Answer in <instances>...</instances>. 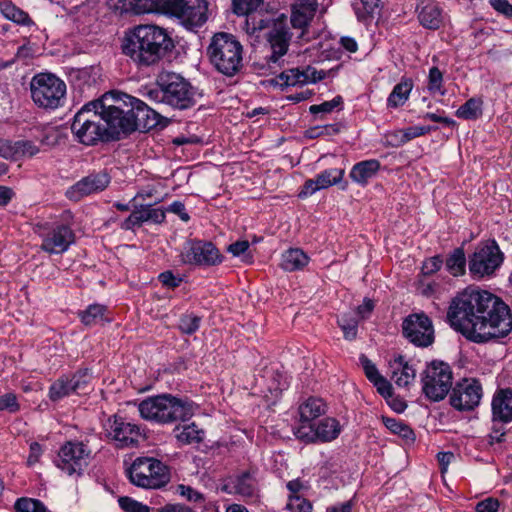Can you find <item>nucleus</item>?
<instances>
[{
  "label": "nucleus",
  "mask_w": 512,
  "mask_h": 512,
  "mask_svg": "<svg viewBox=\"0 0 512 512\" xmlns=\"http://www.w3.org/2000/svg\"><path fill=\"white\" fill-rule=\"evenodd\" d=\"M448 319L456 331L475 343L503 338L512 330L508 305L494 294L476 288H468L453 299Z\"/></svg>",
  "instance_id": "1"
},
{
  "label": "nucleus",
  "mask_w": 512,
  "mask_h": 512,
  "mask_svg": "<svg viewBox=\"0 0 512 512\" xmlns=\"http://www.w3.org/2000/svg\"><path fill=\"white\" fill-rule=\"evenodd\" d=\"M122 53L138 67L157 64L173 48L167 31L152 24L137 25L125 32Z\"/></svg>",
  "instance_id": "2"
},
{
  "label": "nucleus",
  "mask_w": 512,
  "mask_h": 512,
  "mask_svg": "<svg viewBox=\"0 0 512 512\" xmlns=\"http://www.w3.org/2000/svg\"><path fill=\"white\" fill-rule=\"evenodd\" d=\"M196 408L192 401L169 394L148 397L138 404L143 419L159 424L187 421L194 415Z\"/></svg>",
  "instance_id": "3"
},
{
  "label": "nucleus",
  "mask_w": 512,
  "mask_h": 512,
  "mask_svg": "<svg viewBox=\"0 0 512 512\" xmlns=\"http://www.w3.org/2000/svg\"><path fill=\"white\" fill-rule=\"evenodd\" d=\"M207 54L214 68L226 76H234L242 68L243 46L232 34L216 33Z\"/></svg>",
  "instance_id": "4"
},
{
  "label": "nucleus",
  "mask_w": 512,
  "mask_h": 512,
  "mask_svg": "<svg viewBox=\"0 0 512 512\" xmlns=\"http://www.w3.org/2000/svg\"><path fill=\"white\" fill-rule=\"evenodd\" d=\"M129 481L140 488L160 489L170 482V470L154 457H137L125 470Z\"/></svg>",
  "instance_id": "5"
},
{
  "label": "nucleus",
  "mask_w": 512,
  "mask_h": 512,
  "mask_svg": "<svg viewBox=\"0 0 512 512\" xmlns=\"http://www.w3.org/2000/svg\"><path fill=\"white\" fill-rule=\"evenodd\" d=\"M101 101H93L84 105L74 116L71 125L75 138L84 145H94L98 141L108 140L102 117L98 113Z\"/></svg>",
  "instance_id": "6"
},
{
  "label": "nucleus",
  "mask_w": 512,
  "mask_h": 512,
  "mask_svg": "<svg viewBox=\"0 0 512 512\" xmlns=\"http://www.w3.org/2000/svg\"><path fill=\"white\" fill-rule=\"evenodd\" d=\"M31 98L35 105L54 110L62 106L66 95V84L51 73H39L30 81Z\"/></svg>",
  "instance_id": "7"
},
{
  "label": "nucleus",
  "mask_w": 512,
  "mask_h": 512,
  "mask_svg": "<svg viewBox=\"0 0 512 512\" xmlns=\"http://www.w3.org/2000/svg\"><path fill=\"white\" fill-rule=\"evenodd\" d=\"M155 7L165 15L178 18L188 28L200 27L207 21L206 0H155Z\"/></svg>",
  "instance_id": "8"
},
{
  "label": "nucleus",
  "mask_w": 512,
  "mask_h": 512,
  "mask_svg": "<svg viewBox=\"0 0 512 512\" xmlns=\"http://www.w3.org/2000/svg\"><path fill=\"white\" fill-rule=\"evenodd\" d=\"M504 254L495 240L480 242L469 256V272L474 279L492 276L501 266Z\"/></svg>",
  "instance_id": "9"
},
{
  "label": "nucleus",
  "mask_w": 512,
  "mask_h": 512,
  "mask_svg": "<svg viewBox=\"0 0 512 512\" xmlns=\"http://www.w3.org/2000/svg\"><path fill=\"white\" fill-rule=\"evenodd\" d=\"M424 394L433 401H440L452 387L451 367L443 361H432L422 373Z\"/></svg>",
  "instance_id": "10"
},
{
  "label": "nucleus",
  "mask_w": 512,
  "mask_h": 512,
  "mask_svg": "<svg viewBox=\"0 0 512 512\" xmlns=\"http://www.w3.org/2000/svg\"><path fill=\"white\" fill-rule=\"evenodd\" d=\"M264 35L267 40L264 66H267L271 73H276L284 64L283 57L287 54L290 46L291 32L283 22L274 25Z\"/></svg>",
  "instance_id": "11"
},
{
  "label": "nucleus",
  "mask_w": 512,
  "mask_h": 512,
  "mask_svg": "<svg viewBox=\"0 0 512 512\" xmlns=\"http://www.w3.org/2000/svg\"><path fill=\"white\" fill-rule=\"evenodd\" d=\"M106 100H100L102 105L98 106V113L102 117L107 139H119L121 133L135 131L132 107L125 111L117 105H107Z\"/></svg>",
  "instance_id": "12"
},
{
  "label": "nucleus",
  "mask_w": 512,
  "mask_h": 512,
  "mask_svg": "<svg viewBox=\"0 0 512 512\" xmlns=\"http://www.w3.org/2000/svg\"><path fill=\"white\" fill-rule=\"evenodd\" d=\"M158 85L164 86V103L177 109H186L194 104V91L188 81L175 73L162 74Z\"/></svg>",
  "instance_id": "13"
},
{
  "label": "nucleus",
  "mask_w": 512,
  "mask_h": 512,
  "mask_svg": "<svg viewBox=\"0 0 512 512\" xmlns=\"http://www.w3.org/2000/svg\"><path fill=\"white\" fill-rule=\"evenodd\" d=\"M90 455L83 442L69 441L60 448L55 463L68 476H80L88 466Z\"/></svg>",
  "instance_id": "14"
},
{
  "label": "nucleus",
  "mask_w": 512,
  "mask_h": 512,
  "mask_svg": "<svg viewBox=\"0 0 512 512\" xmlns=\"http://www.w3.org/2000/svg\"><path fill=\"white\" fill-rule=\"evenodd\" d=\"M103 429L106 437L114 441L118 448L135 447L145 439L140 426L118 416L109 417Z\"/></svg>",
  "instance_id": "15"
},
{
  "label": "nucleus",
  "mask_w": 512,
  "mask_h": 512,
  "mask_svg": "<svg viewBox=\"0 0 512 512\" xmlns=\"http://www.w3.org/2000/svg\"><path fill=\"white\" fill-rule=\"evenodd\" d=\"M182 263L198 266H215L222 262L223 257L216 246L209 241H187L181 251Z\"/></svg>",
  "instance_id": "16"
},
{
  "label": "nucleus",
  "mask_w": 512,
  "mask_h": 512,
  "mask_svg": "<svg viewBox=\"0 0 512 512\" xmlns=\"http://www.w3.org/2000/svg\"><path fill=\"white\" fill-rule=\"evenodd\" d=\"M293 431L298 439L307 443L330 442L339 436L341 426L335 418L326 417L311 426L294 427Z\"/></svg>",
  "instance_id": "17"
},
{
  "label": "nucleus",
  "mask_w": 512,
  "mask_h": 512,
  "mask_svg": "<svg viewBox=\"0 0 512 512\" xmlns=\"http://www.w3.org/2000/svg\"><path fill=\"white\" fill-rule=\"evenodd\" d=\"M404 336L419 347H428L434 341L431 320L425 314L409 315L402 325Z\"/></svg>",
  "instance_id": "18"
},
{
  "label": "nucleus",
  "mask_w": 512,
  "mask_h": 512,
  "mask_svg": "<svg viewBox=\"0 0 512 512\" xmlns=\"http://www.w3.org/2000/svg\"><path fill=\"white\" fill-rule=\"evenodd\" d=\"M482 398V386L476 379H463L453 388L450 403L460 411L472 410Z\"/></svg>",
  "instance_id": "19"
},
{
  "label": "nucleus",
  "mask_w": 512,
  "mask_h": 512,
  "mask_svg": "<svg viewBox=\"0 0 512 512\" xmlns=\"http://www.w3.org/2000/svg\"><path fill=\"white\" fill-rule=\"evenodd\" d=\"M74 242L73 230L66 224H57L42 234L41 249L49 254H62Z\"/></svg>",
  "instance_id": "20"
},
{
  "label": "nucleus",
  "mask_w": 512,
  "mask_h": 512,
  "mask_svg": "<svg viewBox=\"0 0 512 512\" xmlns=\"http://www.w3.org/2000/svg\"><path fill=\"white\" fill-rule=\"evenodd\" d=\"M91 380L87 369L80 370L72 376H62L57 379L49 388V397L52 401H58L71 393H78L83 390Z\"/></svg>",
  "instance_id": "21"
},
{
  "label": "nucleus",
  "mask_w": 512,
  "mask_h": 512,
  "mask_svg": "<svg viewBox=\"0 0 512 512\" xmlns=\"http://www.w3.org/2000/svg\"><path fill=\"white\" fill-rule=\"evenodd\" d=\"M319 8L318 0H293L290 5V22L293 28L301 30V37L314 19Z\"/></svg>",
  "instance_id": "22"
},
{
  "label": "nucleus",
  "mask_w": 512,
  "mask_h": 512,
  "mask_svg": "<svg viewBox=\"0 0 512 512\" xmlns=\"http://www.w3.org/2000/svg\"><path fill=\"white\" fill-rule=\"evenodd\" d=\"M109 182L110 178L104 172L90 174L70 187L66 194L70 199L77 201L84 196L104 190Z\"/></svg>",
  "instance_id": "23"
},
{
  "label": "nucleus",
  "mask_w": 512,
  "mask_h": 512,
  "mask_svg": "<svg viewBox=\"0 0 512 512\" xmlns=\"http://www.w3.org/2000/svg\"><path fill=\"white\" fill-rule=\"evenodd\" d=\"M229 492H233L245 498H256L259 493L256 470L249 469L231 476L225 485Z\"/></svg>",
  "instance_id": "24"
},
{
  "label": "nucleus",
  "mask_w": 512,
  "mask_h": 512,
  "mask_svg": "<svg viewBox=\"0 0 512 512\" xmlns=\"http://www.w3.org/2000/svg\"><path fill=\"white\" fill-rule=\"evenodd\" d=\"M127 99L129 103L125 105L132 107L135 130H149L158 125L159 113L137 98L127 96Z\"/></svg>",
  "instance_id": "25"
},
{
  "label": "nucleus",
  "mask_w": 512,
  "mask_h": 512,
  "mask_svg": "<svg viewBox=\"0 0 512 512\" xmlns=\"http://www.w3.org/2000/svg\"><path fill=\"white\" fill-rule=\"evenodd\" d=\"M344 176V170L338 168H331L324 170L318 174L314 179L305 181L299 197L311 196L315 192L326 189L332 185L338 184Z\"/></svg>",
  "instance_id": "26"
},
{
  "label": "nucleus",
  "mask_w": 512,
  "mask_h": 512,
  "mask_svg": "<svg viewBox=\"0 0 512 512\" xmlns=\"http://www.w3.org/2000/svg\"><path fill=\"white\" fill-rule=\"evenodd\" d=\"M243 29L249 36L259 38L264 31L267 32L276 24H282L283 21L275 20L267 13H258L256 11L246 14Z\"/></svg>",
  "instance_id": "27"
},
{
  "label": "nucleus",
  "mask_w": 512,
  "mask_h": 512,
  "mask_svg": "<svg viewBox=\"0 0 512 512\" xmlns=\"http://www.w3.org/2000/svg\"><path fill=\"white\" fill-rule=\"evenodd\" d=\"M299 422L295 427L311 426L314 420L327 411L326 403L317 397H310L299 406Z\"/></svg>",
  "instance_id": "28"
},
{
  "label": "nucleus",
  "mask_w": 512,
  "mask_h": 512,
  "mask_svg": "<svg viewBox=\"0 0 512 512\" xmlns=\"http://www.w3.org/2000/svg\"><path fill=\"white\" fill-rule=\"evenodd\" d=\"M493 419L501 422L512 421V390L498 391L492 400Z\"/></svg>",
  "instance_id": "29"
},
{
  "label": "nucleus",
  "mask_w": 512,
  "mask_h": 512,
  "mask_svg": "<svg viewBox=\"0 0 512 512\" xmlns=\"http://www.w3.org/2000/svg\"><path fill=\"white\" fill-rule=\"evenodd\" d=\"M389 370L391 378L400 387L408 386L416 376V370L402 356L389 361Z\"/></svg>",
  "instance_id": "30"
},
{
  "label": "nucleus",
  "mask_w": 512,
  "mask_h": 512,
  "mask_svg": "<svg viewBox=\"0 0 512 512\" xmlns=\"http://www.w3.org/2000/svg\"><path fill=\"white\" fill-rule=\"evenodd\" d=\"M380 167L381 164L376 159L361 161L352 167L349 177L358 185L366 186L377 175Z\"/></svg>",
  "instance_id": "31"
},
{
  "label": "nucleus",
  "mask_w": 512,
  "mask_h": 512,
  "mask_svg": "<svg viewBox=\"0 0 512 512\" xmlns=\"http://www.w3.org/2000/svg\"><path fill=\"white\" fill-rule=\"evenodd\" d=\"M174 433L177 441L182 445L199 444L205 438V431L195 423L176 427Z\"/></svg>",
  "instance_id": "32"
},
{
  "label": "nucleus",
  "mask_w": 512,
  "mask_h": 512,
  "mask_svg": "<svg viewBox=\"0 0 512 512\" xmlns=\"http://www.w3.org/2000/svg\"><path fill=\"white\" fill-rule=\"evenodd\" d=\"M413 88V81L409 78H402L396 84L387 98V106L397 108L406 103Z\"/></svg>",
  "instance_id": "33"
},
{
  "label": "nucleus",
  "mask_w": 512,
  "mask_h": 512,
  "mask_svg": "<svg viewBox=\"0 0 512 512\" xmlns=\"http://www.w3.org/2000/svg\"><path fill=\"white\" fill-rule=\"evenodd\" d=\"M309 262V257L303 250L291 248L285 251L281 257V267L286 271H296L305 267Z\"/></svg>",
  "instance_id": "34"
},
{
  "label": "nucleus",
  "mask_w": 512,
  "mask_h": 512,
  "mask_svg": "<svg viewBox=\"0 0 512 512\" xmlns=\"http://www.w3.org/2000/svg\"><path fill=\"white\" fill-rule=\"evenodd\" d=\"M420 24L427 29H438L442 23L441 9L433 2L424 5L418 15Z\"/></svg>",
  "instance_id": "35"
},
{
  "label": "nucleus",
  "mask_w": 512,
  "mask_h": 512,
  "mask_svg": "<svg viewBox=\"0 0 512 512\" xmlns=\"http://www.w3.org/2000/svg\"><path fill=\"white\" fill-rule=\"evenodd\" d=\"M456 116L464 120H476L483 114V100L481 97H473L461 105L457 111Z\"/></svg>",
  "instance_id": "36"
},
{
  "label": "nucleus",
  "mask_w": 512,
  "mask_h": 512,
  "mask_svg": "<svg viewBox=\"0 0 512 512\" xmlns=\"http://www.w3.org/2000/svg\"><path fill=\"white\" fill-rule=\"evenodd\" d=\"M114 7L120 13L144 14L151 10L150 0H117Z\"/></svg>",
  "instance_id": "37"
},
{
  "label": "nucleus",
  "mask_w": 512,
  "mask_h": 512,
  "mask_svg": "<svg viewBox=\"0 0 512 512\" xmlns=\"http://www.w3.org/2000/svg\"><path fill=\"white\" fill-rule=\"evenodd\" d=\"M106 307L100 304H91L85 310L79 313L82 323L86 326L96 325L104 320Z\"/></svg>",
  "instance_id": "38"
},
{
  "label": "nucleus",
  "mask_w": 512,
  "mask_h": 512,
  "mask_svg": "<svg viewBox=\"0 0 512 512\" xmlns=\"http://www.w3.org/2000/svg\"><path fill=\"white\" fill-rule=\"evenodd\" d=\"M466 257L463 248L454 249L446 259V268L453 276L465 273Z\"/></svg>",
  "instance_id": "39"
},
{
  "label": "nucleus",
  "mask_w": 512,
  "mask_h": 512,
  "mask_svg": "<svg viewBox=\"0 0 512 512\" xmlns=\"http://www.w3.org/2000/svg\"><path fill=\"white\" fill-rule=\"evenodd\" d=\"M0 11L6 19L17 24H28L31 21L26 12L16 7L10 1L0 2Z\"/></svg>",
  "instance_id": "40"
},
{
  "label": "nucleus",
  "mask_w": 512,
  "mask_h": 512,
  "mask_svg": "<svg viewBox=\"0 0 512 512\" xmlns=\"http://www.w3.org/2000/svg\"><path fill=\"white\" fill-rule=\"evenodd\" d=\"M11 157L19 159L22 157H33L39 152V147L29 140L10 141Z\"/></svg>",
  "instance_id": "41"
},
{
  "label": "nucleus",
  "mask_w": 512,
  "mask_h": 512,
  "mask_svg": "<svg viewBox=\"0 0 512 512\" xmlns=\"http://www.w3.org/2000/svg\"><path fill=\"white\" fill-rule=\"evenodd\" d=\"M359 318L353 313H345L338 319L344 338L354 340L357 337Z\"/></svg>",
  "instance_id": "42"
},
{
  "label": "nucleus",
  "mask_w": 512,
  "mask_h": 512,
  "mask_svg": "<svg viewBox=\"0 0 512 512\" xmlns=\"http://www.w3.org/2000/svg\"><path fill=\"white\" fill-rule=\"evenodd\" d=\"M308 74L304 70L292 68L283 71L279 75V84L281 86H296L308 83Z\"/></svg>",
  "instance_id": "43"
},
{
  "label": "nucleus",
  "mask_w": 512,
  "mask_h": 512,
  "mask_svg": "<svg viewBox=\"0 0 512 512\" xmlns=\"http://www.w3.org/2000/svg\"><path fill=\"white\" fill-rule=\"evenodd\" d=\"M383 423L392 433L399 435L406 441H414V432L403 421L394 418H383Z\"/></svg>",
  "instance_id": "44"
},
{
  "label": "nucleus",
  "mask_w": 512,
  "mask_h": 512,
  "mask_svg": "<svg viewBox=\"0 0 512 512\" xmlns=\"http://www.w3.org/2000/svg\"><path fill=\"white\" fill-rule=\"evenodd\" d=\"M142 223L151 221L153 223H162L165 219V212L161 208H153L150 205L138 208Z\"/></svg>",
  "instance_id": "45"
},
{
  "label": "nucleus",
  "mask_w": 512,
  "mask_h": 512,
  "mask_svg": "<svg viewBox=\"0 0 512 512\" xmlns=\"http://www.w3.org/2000/svg\"><path fill=\"white\" fill-rule=\"evenodd\" d=\"M17 512H47L42 502L32 498H20L15 503Z\"/></svg>",
  "instance_id": "46"
},
{
  "label": "nucleus",
  "mask_w": 512,
  "mask_h": 512,
  "mask_svg": "<svg viewBox=\"0 0 512 512\" xmlns=\"http://www.w3.org/2000/svg\"><path fill=\"white\" fill-rule=\"evenodd\" d=\"M264 0H232L233 11L237 15H246L254 12Z\"/></svg>",
  "instance_id": "47"
},
{
  "label": "nucleus",
  "mask_w": 512,
  "mask_h": 512,
  "mask_svg": "<svg viewBox=\"0 0 512 512\" xmlns=\"http://www.w3.org/2000/svg\"><path fill=\"white\" fill-rule=\"evenodd\" d=\"M286 508L291 512H312V504L298 495L289 497Z\"/></svg>",
  "instance_id": "48"
},
{
  "label": "nucleus",
  "mask_w": 512,
  "mask_h": 512,
  "mask_svg": "<svg viewBox=\"0 0 512 512\" xmlns=\"http://www.w3.org/2000/svg\"><path fill=\"white\" fill-rule=\"evenodd\" d=\"M20 410L16 394L8 392L0 395V411H7L9 413H16Z\"/></svg>",
  "instance_id": "49"
},
{
  "label": "nucleus",
  "mask_w": 512,
  "mask_h": 512,
  "mask_svg": "<svg viewBox=\"0 0 512 512\" xmlns=\"http://www.w3.org/2000/svg\"><path fill=\"white\" fill-rule=\"evenodd\" d=\"M200 318L196 315H184L180 319L179 328L185 334H193L198 330Z\"/></svg>",
  "instance_id": "50"
},
{
  "label": "nucleus",
  "mask_w": 512,
  "mask_h": 512,
  "mask_svg": "<svg viewBox=\"0 0 512 512\" xmlns=\"http://www.w3.org/2000/svg\"><path fill=\"white\" fill-rule=\"evenodd\" d=\"M342 102H343L342 101V97L341 96H336V97H334L330 101H325V102H323L321 104L310 106L309 111H310L311 114L330 113L335 108L340 106L342 104Z\"/></svg>",
  "instance_id": "51"
},
{
  "label": "nucleus",
  "mask_w": 512,
  "mask_h": 512,
  "mask_svg": "<svg viewBox=\"0 0 512 512\" xmlns=\"http://www.w3.org/2000/svg\"><path fill=\"white\" fill-rule=\"evenodd\" d=\"M118 502L125 512H149V508L146 505L129 497H121Z\"/></svg>",
  "instance_id": "52"
},
{
  "label": "nucleus",
  "mask_w": 512,
  "mask_h": 512,
  "mask_svg": "<svg viewBox=\"0 0 512 512\" xmlns=\"http://www.w3.org/2000/svg\"><path fill=\"white\" fill-rule=\"evenodd\" d=\"M176 492L190 502H200L203 500V495L191 486L180 484L177 486Z\"/></svg>",
  "instance_id": "53"
},
{
  "label": "nucleus",
  "mask_w": 512,
  "mask_h": 512,
  "mask_svg": "<svg viewBox=\"0 0 512 512\" xmlns=\"http://www.w3.org/2000/svg\"><path fill=\"white\" fill-rule=\"evenodd\" d=\"M428 89L431 92H440L443 82V75L437 67H432L429 71Z\"/></svg>",
  "instance_id": "54"
},
{
  "label": "nucleus",
  "mask_w": 512,
  "mask_h": 512,
  "mask_svg": "<svg viewBox=\"0 0 512 512\" xmlns=\"http://www.w3.org/2000/svg\"><path fill=\"white\" fill-rule=\"evenodd\" d=\"M249 248V242L246 240L242 241H236L235 243H232L228 246L227 250L230 252L233 256H243V260L246 262L250 261V258L248 255H246V251Z\"/></svg>",
  "instance_id": "55"
},
{
  "label": "nucleus",
  "mask_w": 512,
  "mask_h": 512,
  "mask_svg": "<svg viewBox=\"0 0 512 512\" xmlns=\"http://www.w3.org/2000/svg\"><path fill=\"white\" fill-rule=\"evenodd\" d=\"M359 360L363 367L365 375L370 382L375 381L378 377L381 376L376 366L365 355H361Z\"/></svg>",
  "instance_id": "56"
},
{
  "label": "nucleus",
  "mask_w": 512,
  "mask_h": 512,
  "mask_svg": "<svg viewBox=\"0 0 512 512\" xmlns=\"http://www.w3.org/2000/svg\"><path fill=\"white\" fill-rule=\"evenodd\" d=\"M372 383L376 387L378 393L382 395L384 398H389L392 396V385L382 375Z\"/></svg>",
  "instance_id": "57"
},
{
  "label": "nucleus",
  "mask_w": 512,
  "mask_h": 512,
  "mask_svg": "<svg viewBox=\"0 0 512 512\" xmlns=\"http://www.w3.org/2000/svg\"><path fill=\"white\" fill-rule=\"evenodd\" d=\"M386 141L391 146L400 147L407 143V138L404 130H396L386 135Z\"/></svg>",
  "instance_id": "58"
},
{
  "label": "nucleus",
  "mask_w": 512,
  "mask_h": 512,
  "mask_svg": "<svg viewBox=\"0 0 512 512\" xmlns=\"http://www.w3.org/2000/svg\"><path fill=\"white\" fill-rule=\"evenodd\" d=\"M499 508V502L495 498H487L476 505L477 512H497Z\"/></svg>",
  "instance_id": "59"
},
{
  "label": "nucleus",
  "mask_w": 512,
  "mask_h": 512,
  "mask_svg": "<svg viewBox=\"0 0 512 512\" xmlns=\"http://www.w3.org/2000/svg\"><path fill=\"white\" fill-rule=\"evenodd\" d=\"M433 128L430 126H412L404 129L407 142L410 140L428 134Z\"/></svg>",
  "instance_id": "60"
},
{
  "label": "nucleus",
  "mask_w": 512,
  "mask_h": 512,
  "mask_svg": "<svg viewBox=\"0 0 512 512\" xmlns=\"http://www.w3.org/2000/svg\"><path fill=\"white\" fill-rule=\"evenodd\" d=\"M142 224L140 212L138 209H135L129 216L126 218L121 227L125 230H131L135 226H140Z\"/></svg>",
  "instance_id": "61"
},
{
  "label": "nucleus",
  "mask_w": 512,
  "mask_h": 512,
  "mask_svg": "<svg viewBox=\"0 0 512 512\" xmlns=\"http://www.w3.org/2000/svg\"><path fill=\"white\" fill-rule=\"evenodd\" d=\"M491 6L507 17L512 16V4L508 0H490Z\"/></svg>",
  "instance_id": "62"
},
{
  "label": "nucleus",
  "mask_w": 512,
  "mask_h": 512,
  "mask_svg": "<svg viewBox=\"0 0 512 512\" xmlns=\"http://www.w3.org/2000/svg\"><path fill=\"white\" fill-rule=\"evenodd\" d=\"M442 259L439 256L432 257L424 262L423 272L425 274H432L437 272L442 266Z\"/></svg>",
  "instance_id": "63"
},
{
  "label": "nucleus",
  "mask_w": 512,
  "mask_h": 512,
  "mask_svg": "<svg viewBox=\"0 0 512 512\" xmlns=\"http://www.w3.org/2000/svg\"><path fill=\"white\" fill-rule=\"evenodd\" d=\"M42 452H43V449L40 446V444L37 442H32L30 444V453H29V456L27 459V464L29 466L36 464L39 461V459L42 455Z\"/></svg>",
  "instance_id": "64"
}]
</instances>
